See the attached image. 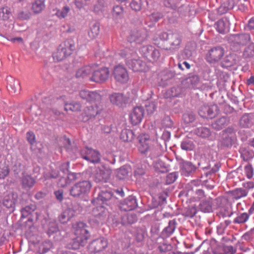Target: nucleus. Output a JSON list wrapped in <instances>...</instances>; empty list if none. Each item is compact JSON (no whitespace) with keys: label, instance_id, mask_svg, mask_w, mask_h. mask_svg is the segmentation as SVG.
Instances as JSON below:
<instances>
[{"label":"nucleus","instance_id":"27","mask_svg":"<svg viewBox=\"0 0 254 254\" xmlns=\"http://www.w3.org/2000/svg\"><path fill=\"white\" fill-rule=\"evenodd\" d=\"M92 245L95 247V250L97 252L101 251L107 247L108 243L106 239L101 238L94 241Z\"/></svg>","mask_w":254,"mask_h":254},{"label":"nucleus","instance_id":"1","mask_svg":"<svg viewBox=\"0 0 254 254\" xmlns=\"http://www.w3.org/2000/svg\"><path fill=\"white\" fill-rule=\"evenodd\" d=\"M86 226V224L82 222H78L73 224V228L76 237L68 245L69 249L77 250L80 246L85 245L89 236L88 232L85 228Z\"/></svg>","mask_w":254,"mask_h":254},{"label":"nucleus","instance_id":"31","mask_svg":"<svg viewBox=\"0 0 254 254\" xmlns=\"http://www.w3.org/2000/svg\"><path fill=\"white\" fill-rule=\"evenodd\" d=\"M93 67L90 65H86L80 68L76 72V77L83 78L89 75L92 72Z\"/></svg>","mask_w":254,"mask_h":254},{"label":"nucleus","instance_id":"59","mask_svg":"<svg viewBox=\"0 0 254 254\" xmlns=\"http://www.w3.org/2000/svg\"><path fill=\"white\" fill-rule=\"evenodd\" d=\"M249 0H238L237 4L239 9L241 10L245 11L247 9L249 4Z\"/></svg>","mask_w":254,"mask_h":254},{"label":"nucleus","instance_id":"22","mask_svg":"<svg viewBox=\"0 0 254 254\" xmlns=\"http://www.w3.org/2000/svg\"><path fill=\"white\" fill-rule=\"evenodd\" d=\"M229 22L227 18H222L215 24V26L217 31L221 34H225L229 31Z\"/></svg>","mask_w":254,"mask_h":254},{"label":"nucleus","instance_id":"13","mask_svg":"<svg viewBox=\"0 0 254 254\" xmlns=\"http://www.w3.org/2000/svg\"><path fill=\"white\" fill-rule=\"evenodd\" d=\"M93 214L97 223H102L106 218L108 211L103 206L100 205L93 208Z\"/></svg>","mask_w":254,"mask_h":254},{"label":"nucleus","instance_id":"39","mask_svg":"<svg viewBox=\"0 0 254 254\" xmlns=\"http://www.w3.org/2000/svg\"><path fill=\"white\" fill-rule=\"evenodd\" d=\"M249 218V214L247 212H244L240 214L236 217L233 222L236 224H242L246 222Z\"/></svg>","mask_w":254,"mask_h":254},{"label":"nucleus","instance_id":"30","mask_svg":"<svg viewBox=\"0 0 254 254\" xmlns=\"http://www.w3.org/2000/svg\"><path fill=\"white\" fill-rule=\"evenodd\" d=\"M230 194L235 199L238 200L242 197H246L248 194L243 188H239L229 191Z\"/></svg>","mask_w":254,"mask_h":254},{"label":"nucleus","instance_id":"16","mask_svg":"<svg viewBox=\"0 0 254 254\" xmlns=\"http://www.w3.org/2000/svg\"><path fill=\"white\" fill-rule=\"evenodd\" d=\"M146 34L144 30L132 31L130 34L129 40L130 42L141 44L146 39Z\"/></svg>","mask_w":254,"mask_h":254},{"label":"nucleus","instance_id":"12","mask_svg":"<svg viewBox=\"0 0 254 254\" xmlns=\"http://www.w3.org/2000/svg\"><path fill=\"white\" fill-rule=\"evenodd\" d=\"M80 97L88 102H98L101 100V96L96 91L82 90L79 93Z\"/></svg>","mask_w":254,"mask_h":254},{"label":"nucleus","instance_id":"61","mask_svg":"<svg viewBox=\"0 0 254 254\" xmlns=\"http://www.w3.org/2000/svg\"><path fill=\"white\" fill-rule=\"evenodd\" d=\"M208 106L204 105L202 106L199 111V114L202 118H207L208 114Z\"/></svg>","mask_w":254,"mask_h":254},{"label":"nucleus","instance_id":"51","mask_svg":"<svg viewBox=\"0 0 254 254\" xmlns=\"http://www.w3.org/2000/svg\"><path fill=\"white\" fill-rule=\"evenodd\" d=\"M58 231V227L57 223L55 221H51L49 223L47 233L49 236H51L54 233Z\"/></svg>","mask_w":254,"mask_h":254},{"label":"nucleus","instance_id":"38","mask_svg":"<svg viewBox=\"0 0 254 254\" xmlns=\"http://www.w3.org/2000/svg\"><path fill=\"white\" fill-rule=\"evenodd\" d=\"M199 209L204 213H208L212 211L211 202L209 200L201 202L199 206Z\"/></svg>","mask_w":254,"mask_h":254},{"label":"nucleus","instance_id":"63","mask_svg":"<svg viewBox=\"0 0 254 254\" xmlns=\"http://www.w3.org/2000/svg\"><path fill=\"white\" fill-rule=\"evenodd\" d=\"M27 138L30 144H32L35 142V136L33 132L28 131L27 133Z\"/></svg>","mask_w":254,"mask_h":254},{"label":"nucleus","instance_id":"46","mask_svg":"<svg viewBox=\"0 0 254 254\" xmlns=\"http://www.w3.org/2000/svg\"><path fill=\"white\" fill-rule=\"evenodd\" d=\"M178 175L176 173H171L163 178V182L166 185L173 183L177 179Z\"/></svg>","mask_w":254,"mask_h":254},{"label":"nucleus","instance_id":"5","mask_svg":"<svg viewBox=\"0 0 254 254\" xmlns=\"http://www.w3.org/2000/svg\"><path fill=\"white\" fill-rule=\"evenodd\" d=\"M109 73V69L107 67L95 68L93 66L90 80L95 82H103L108 79Z\"/></svg>","mask_w":254,"mask_h":254},{"label":"nucleus","instance_id":"9","mask_svg":"<svg viewBox=\"0 0 254 254\" xmlns=\"http://www.w3.org/2000/svg\"><path fill=\"white\" fill-rule=\"evenodd\" d=\"M81 155L83 159L93 163H98L100 160L99 152L90 148H86L83 150Z\"/></svg>","mask_w":254,"mask_h":254},{"label":"nucleus","instance_id":"29","mask_svg":"<svg viewBox=\"0 0 254 254\" xmlns=\"http://www.w3.org/2000/svg\"><path fill=\"white\" fill-rule=\"evenodd\" d=\"M131 169L129 165H124L117 170V177L119 179H124L128 176Z\"/></svg>","mask_w":254,"mask_h":254},{"label":"nucleus","instance_id":"8","mask_svg":"<svg viewBox=\"0 0 254 254\" xmlns=\"http://www.w3.org/2000/svg\"><path fill=\"white\" fill-rule=\"evenodd\" d=\"M113 75L115 80L120 83H127L129 79L128 74L126 68L121 65L115 66Z\"/></svg>","mask_w":254,"mask_h":254},{"label":"nucleus","instance_id":"17","mask_svg":"<svg viewBox=\"0 0 254 254\" xmlns=\"http://www.w3.org/2000/svg\"><path fill=\"white\" fill-rule=\"evenodd\" d=\"M136 206V198L134 196H129L121 204L120 208L122 210L127 211L132 210Z\"/></svg>","mask_w":254,"mask_h":254},{"label":"nucleus","instance_id":"32","mask_svg":"<svg viewBox=\"0 0 254 254\" xmlns=\"http://www.w3.org/2000/svg\"><path fill=\"white\" fill-rule=\"evenodd\" d=\"M99 31L100 27L99 24L98 23H94L91 25L88 34L91 39H93L97 37Z\"/></svg>","mask_w":254,"mask_h":254},{"label":"nucleus","instance_id":"48","mask_svg":"<svg viewBox=\"0 0 254 254\" xmlns=\"http://www.w3.org/2000/svg\"><path fill=\"white\" fill-rule=\"evenodd\" d=\"M251 118L249 114L244 115L240 119V124L242 127H248L251 124Z\"/></svg>","mask_w":254,"mask_h":254},{"label":"nucleus","instance_id":"35","mask_svg":"<svg viewBox=\"0 0 254 254\" xmlns=\"http://www.w3.org/2000/svg\"><path fill=\"white\" fill-rule=\"evenodd\" d=\"M175 228V221L174 220L170 221L168 226L162 231V235L164 237H169L174 232Z\"/></svg>","mask_w":254,"mask_h":254},{"label":"nucleus","instance_id":"33","mask_svg":"<svg viewBox=\"0 0 254 254\" xmlns=\"http://www.w3.org/2000/svg\"><path fill=\"white\" fill-rule=\"evenodd\" d=\"M44 0H36L32 4V9L35 13H40L45 8Z\"/></svg>","mask_w":254,"mask_h":254},{"label":"nucleus","instance_id":"4","mask_svg":"<svg viewBox=\"0 0 254 254\" xmlns=\"http://www.w3.org/2000/svg\"><path fill=\"white\" fill-rule=\"evenodd\" d=\"M91 186L88 181L79 182L71 188L70 193L73 197H83L89 192Z\"/></svg>","mask_w":254,"mask_h":254},{"label":"nucleus","instance_id":"14","mask_svg":"<svg viewBox=\"0 0 254 254\" xmlns=\"http://www.w3.org/2000/svg\"><path fill=\"white\" fill-rule=\"evenodd\" d=\"M144 115V109L142 107L134 108L130 114L129 119L133 125L140 123Z\"/></svg>","mask_w":254,"mask_h":254},{"label":"nucleus","instance_id":"64","mask_svg":"<svg viewBox=\"0 0 254 254\" xmlns=\"http://www.w3.org/2000/svg\"><path fill=\"white\" fill-rule=\"evenodd\" d=\"M18 18H19L21 19H28L30 17V13L29 12L26 11H21L19 13L18 15Z\"/></svg>","mask_w":254,"mask_h":254},{"label":"nucleus","instance_id":"24","mask_svg":"<svg viewBox=\"0 0 254 254\" xmlns=\"http://www.w3.org/2000/svg\"><path fill=\"white\" fill-rule=\"evenodd\" d=\"M238 57L236 54H230L227 55L221 63L223 67H231L237 63Z\"/></svg>","mask_w":254,"mask_h":254},{"label":"nucleus","instance_id":"18","mask_svg":"<svg viewBox=\"0 0 254 254\" xmlns=\"http://www.w3.org/2000/svg\"><path fill=\"white\" fill-rule=\"evenodd\" d=\"M18 198V194L15 192H11L5 195L3 201V205L7 208H13Z\"/></svg>","mask_w":254,"mask_h":254},{"label":"nucleus","instance_id":"50","mask_svg":"<svg viewBox=\"0 0 254 254\" xmlns=\"http://www.w3.org/2000/svg\"><path fill=\"white\" fill-rule=\"evenodd\" d=\"M9 173L8 166L5 164L0 165V179H4Z\"/></svg>","mask_w":254,"mask_h":254},{"label":"nucleus","instance_id":"49","mask_svg":"<svg viewBox=\"0 0 254 254\" xmlns=\"http://www.w3.org/2000/svg\"><path fill=\"white\" fill-rule=\"evenodd\" d=\"M52 247V243L50 241L43 242L39 247V251L41 254L47 252Z\"/></svg>","mask_w":254,"mask_h":254},{"label":"nucleus","instance_id":"57","mask_svg":"<svg viewBox=\"0 0 254 254\" xmlns=\"http://www.w3.org/2000/svg\"><path fill=\"white\" fill-rule=\"evenodd\" d=\"M183 119L187 124L192 123L195 119V116L193 113H186L183 115Z\"/></svg>","mask_w":254,"mask_h":254},{"label":"nucleus","instance_id":"62","mask_svg":"<svg viewBox=\"0 0 254 254\" xmlns=\"http://www.w3.org/2000/svg\"><path fill=\"white\" fill-rule=\"evenodd\" d=\"M188 83L190 84L192 86L196 85L199 82V77L197 75H192L188 78Z\"/></svg>","mask_w":254,"mask_h":254},{"label":"nucleus","instance_id":"53","mask_svg":"<svg viewBox=\"0 0 254 254\" xmlns=\"http://www.w3.org/2000/svg\"><path fill=\"white\" fill-rule=\"evenodd\" d=\"M153 51V47L149 45L142 46L139 49V52L144 57H147L150 52Z\"/></svg>","mask_w":254,"mask_h":254},{"label":"nucleus","instance_id":"25","mask_svg":"<svg viewBox=\"0 0 254 254\" xmlns=\"http://www.w3.org/2000/svg\"><path fill=\"white\" fill-rule=\"evenodd\" d=\"M8 89L11 92L16 93L20 90V83L18 80L15 79L12 77L7 78Z\"/></svg>","mask_w":254,"mask_h":254},{"label":"nucleus","instance_id":"41","mask_svg":"<svg viewBox=\"0 0 254 254\" xmlns=\"http://www.w3.org/2000/svg\"><path fill=\"white\" fill-rule=\"evenodd\" d=\"M36 208V206L34 204H31L22 208L21 212L22 217H26L29 214L33 212Z\"/></svg>","mask_w":254,"mask_h":254},{"label":"nucleus","instance_id":"6","mask_svg":"<svg viewBox=\"0 0 254 254\" xmlns=\"http://www.w3.org/2000/svg\"><path fill=\"white\" fill-rule=\"evenodd\" d=\"M225 50L220 46L214 47L211 48L206 56V60L209 63L218 62L224 56Z\"/></svg>","mask_w":254,"mask_h":254},{"label":"nucleus","instance_id":"60","mask_svg":"<svg viewBox=\"0 0 254 254\" xmlns=\"http://www.w3.org/2000/svg\"><path fill=\"white\" fill-rule=\"evenodd\" d=\"M226 122V119L224 117L221 118L217 120L215 123L213 125V127L220 129L222 128L223 126Z\"/></svg>","mask_w":254,"mask_h":254},{"label":"nucleus","instance_id":"20","mask_svg":"<svg viewBox=\"0 0 254 254\" xmlns=\"http://www.w3.org/2000/svg\"><path fill=\"white\" fill-rule=\"evenodd\" d=\"M139 143L138 148L141 153H145L149 148L150 140L147 135L142 134L138 136Z\"/></svg>","mask_w":254,"mask_h":254},{"label":"nucleus","instance_id":"55","mask_svg":"<svg viewBox=\"0 0 254 254\" xmlns=\"http://www.w3.org/2000/svg\"><path fill=\"white\" fill-rule=\"evenodd\" d=\"M254 156V152L252 151L244 150L242 154L241 157L244 161H248L252 159Z\"/></svg>","mask_w":254,"mask_h":254},{"label":"nucleus","instance_id":"28","mask_svg":"<svg viewBox=\"0 0 254 254\" xmlns=\"http://www.w3.org/2000/svg\"><path fill=\"white\" fill-rule=\"evenodd\" d=\"M74 215V211L68 208L65 209L59 216V220L62 223H66Z\"/></svg>","mask_w":254,"mask_h":254},{"label":"nucleus","instance_id":"45","mask_svg":"<svg viewBox=\"0 0 254 254\" xmlns=\"http://www.w3.org/2000/svg\"><path fill=\"white\" fill-rule=\"evenodd\" d=\"M195 169V167L190 162H186L182 164V169L183 171L188 174L194 172Z\"/></svg>","mask_w":254,"mask_h":254},{"label":"nucleus","instance_id":"10","mask_svg":"<svg viewBox=\"0 0 254 254\" xmlns=\"http://www.w3.org/2000/svg\"><path fill=\"white\" fill-rule=\"evenodd\" d=\"M196 184H199V181H192L188 185L187 195L192 196L194 199L199 200L204 197V192L201 189H197Z\"/></svg>","mask_w":254,"mask_h":254},{"label":"nucleus","instance_id":"21","mask_svg":"<svg viewBox=\"0 0 254 254\" xmlns=\"http://www.w3.org/2000/svg\"><path fill=\"white\" fill-rule=\"evenodd\" d=\"M110 172L106 169H99L94 176V180L96 183L106 182L110 178Z\"/></svg>","mask_w":254,"mask_h":254},{"label":"nucleus","instance_id":"52","mask_svg":"<svg viewBox=\"0 0 254 254\" xmlns=\"http://www.w3.org/2000/svg\"><path fill=\"white\" fill-rule=\"evenodd\" d=\"M80 104L77 103H65V110H70L72 111H77L80 109Z\"/></svg>","mask_w":254,"mask_h":254},{"label":"nucleus","instance_id":"37","mask_svg":"<svg viewBox=\"0 0 254 254\" xmlns=\"http://www.w3.org/2000/svg\"><path fill=\"white\" fill-rule=\"evenodd\" d=\"M70 11V7L67 5H65L61 9L57 10L55 14L60 19H62L65 18L68 15Z\"/></svg>","mask_w":254,"mask_h":254},{"label":"nucleus","instance_id":"40","mask_svg":"<svg viewBox=\"0 0 254 254\" xmlns=\"http://www.w3.org/2000/svg\"><path fill=\"white\" fill-rule=\"evenodd\" d=\"M132 137L133 133L131 130L124 129L121 132L120 138L123 141H129L132 139Z\"/></svg>","mask_w":254,"mask_h":254},{"label":"nucleus","instance_id":"23","mask_svg":"<svg viewBox=\"0 0 254 254\" xmlns=\"http://www.w3.org/2000/svg\"><path fill=\"white\" fill-rule=\"evenodd\" d=\"M77 174L74 173H68L67 176L62 177L58 182V185L60 187L64 188L69 185L72 181L77 179Z\"/></svg>","mask_w":254,"mask_h":254},{"label":"nucleus","instance_id":"43","mask_svg":"<svg viewBox=\"0 0 254 254\" xmlns=\"http://www.w3.org/2000/svg\"><path fill=\"white\" fill-rule=\"evenodd\" d=\"M124 9L120 5H116L113 7L112 14L115 19L121 18L123 15Z\"/></svg>","mask_w":254,"mask_h":254},{"label":"nucleus","instance_id":"36","mask_svg":"<svg viewBox=\"0 0 254 254\" xmlns=\"http://www.w3.org/2000/svg\"><path fill=\"white\" fill-rule=\"evenodd\" d=\"M10 9L7 7H3L0 8V20L6 21L11 16Z\"/></svg>","mask_w":254,"mask_h":254},{"label":"nucleus","instance_id":"26","mask_svg":"<svg viewBox=\"0 0 254 254\" xmlns=\"http://www.w3.org/2000/svg\"><path fill=\"white\" fill-rule=\"evenodd\" d=\"M182 41L181 37L178 33L170 34L169 43L171 46L170 48L173 49L178 48Z\"/></svg>","mask_w":254,"mask_h":254},{"label":"nucleus","instance_id":"34","mask_svg":"<svg viewBox=\"0 0 254 254\" xmlns=\"http://www.w3.org/2000/svg\"><path fill=\"white\" fill-rule=\"evenodd\" d=\"M23 187L25 189H30L35 183V180L29 175H24L22 179Z\"/></svg>","mask_w":254,"mask_h":254},{"label":"nucleus","instance_id":"11","mask_svg":"<svg viewBox=\"0 0 254 254\" xmlns=\"http://www.w3.org/2000/svg\"><path fill=\"white\" fill-rule=\"evenodd\" d=\"M249 36L245 34L234 35L230 38L231 48L235 51L238 50L241 46L248 42Z\"/></svg>","mask_w":254,"mask_h":254},{"label":"nucleus","instance_id":"2","mask_svg":"<svg viewBox=\"0 0 254 254\" xmlns=\"http://www.w3.org/2000/svg\"><path fill=\"white\" fill-rule=\"evenodd\" d=\"M120 55L126 58L127 65L135 72L144 71L146 68V64L141 60L137 54L128 48H126L121 51Z\"/></svg>","mask_w":254,"mask_h":254},{"label":"nucleus","instance_id":"58","mask_svg":"<svg viewBox=\"0 0 254 254\" xmlns=\"http://www.w3.org/2000/svg\"><path fill=\"white\" fill-rule=\"evenodd\" d=\"M130 5L133 10L138 11L141 7V0H133Z\"/></svg>","mask_w":254,"mask_h":254},{"label":"nucleus","instance_id":"54","mask_svg":"<svg viewBox=\"0 0 254 254\" xmlns=\"http://www.w3.org/2000/svg\"><path fill=\"white\" fill-rule=\"evenodd\" d=\"M242 186L244 190L246 191L247 194H248L249 191L254 189V182L247 181L243 183Z\"/></svg>","mask_w":254,"mask_h":254},{"label":"nucleus","instance_id":"42","mask_svg":"<svg viewBox=\"0 0 254 254\" xmlns=\"http://www.w3.org/2000/svg\"><path fill=\"white\" fill-rule=\"evenodd\" d=\"M169 162V161L165 157L160 159V173H165L169 170L170 168Z\"/></svg>","mask_w":254,"mask_h":254},{"label":"nucleus","instance_id":"15","mask_svg":"<svg viewBox=\"0 0 254 254\" xmlns=\"http://www.w3.org/2000/svg\"><path fill=\"white\" fill-rule=\"evenodd\" d=\"M110 102L114 105L122 107L128 101V99L123 94L120 93H114L109 96Z\"/></svg>","mask_w":254,"mask_h":254},{"label":"nucleus","instance_id":"44","mask_svg":"<svg viewBox=\"0 0 254 254\" xmlns=\"http://www.w3.org/2000/svg\"><path fill=\"white\" fill-rule=\"evenodd\" d=\"M208 114L206 118L212 119L218 113V108L216 105L208 106Z\"/></svg>","mask_w":254,"mask_h":254},{"label":"nucleus","instance_id":"56","mask_svg":"<svg viewBox=\"0 0 254 254\" xmlns=\"http://www.w3.org/2000/svg\"><path fill=\"white\" fill-rule=\"evenodd\" d=\"M198 133L202 137H207L210 135V130L206 127H201L198 129Z\"/></svg>","mask_w":254,"mask_h":254},{"label":"nucleus","instance_id":"7","mask_svg":"<svg viewBox=\"0 0 254 254\" xmlns=\"http://www.w3.org/2000/svg\"><path fill=\"white\" fill-rule=\"evenodd\" d=\"M102 108L99 107L97 104L94 103L92 105L87 106L82 114V121L84 122H90L95 116L100 113Z\"/></svg>","mask_w":254,"mask_h":254},{"label":"nucleus","instance_id":"19","mask_svg":"<svg viewBox=\"0 0 254 254\" xmlns=\"http://www.w3.org/2000/svg\"><path fill=\"white\" fill-rule=\"evenodd\" d=\"M112 197V193L110 191L102 190L99 193L98 197L92 200V203L101 205L106 203Z\"/></svg>","mask_w":254,"mask_h":254},{"label":"nucleus","instance_id":"47","mask_svg":"<svg viewBox=\"0 0 254 254\" xmlns=\"http://www.w3.org/2000/svg\"><path fill=\"white\" fill-rule=\"evenodd\" d=\"M244 172L248 179L253 178L254 174V168L251 164H248L244 167Z\"/></svg>","mask_w":254,"mask_h":254},{"label":"nucleus","instance_id":"3","mask_svg":"<svg viewBox=\"0 0 254 254\" xmlns=\"http://www.w3.org/2000/svg\"><path fill=\"white\" fill-rule=\"evenodd\" d=\"M75 49L74 42L72 40H66L61 44L57 51L53 54L54 60L60 62L70 55Z\"/></svg>","mask_w":254,"mask_h":254}]
</instances>
